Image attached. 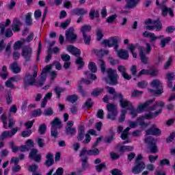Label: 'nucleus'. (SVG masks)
Returning <instances> with one entry per match:
<instances>
[{
	"mask_svg": "<svg viewBox=\"0 0 175 175\" xmlns=\"http://www.w3.org/2000/svg\"><path fill=\"white\" fill-rule=\"evenodd\" d=\"M150 38V43H154L155 40H158V39H161V38H163V36H155V33H150L149 37Z\"/></svg>",
	"mask_w": 175,
	"mask_h": 175,
	"instance_id": "40",
	"label": "nucleus"
},
{
	"mask_svg": "<svg viewBox=\"0 0 175 175\" xmlns=\"http://www.w3.org/2000/svg\"><path fill=\"white\" fill-rule=\"evenodd\" d=\"M85 136V128L84 127V126H81L78 131L77 140H79V142H81V140H83Z\"/></svg>",
	"mask_w": 175,
	"mask_h": 175,
	"instance_id": "26",
	"label": "nucleus"
},
{
	"mask_svg": "<svg viewBox=\"0 0 175 175\" xmlns=\"http://www.w3.org/2000/svg\"><path fill=\"white\" fill-rule=\"evenodd\" d=\"M51 128H57V129H61L62 128V122L58 118H55V119L51 122Z\"/></svg>",
	"mask_w": 175,
	"mask_h": 175,
	"instance_id": "25",
	"label": "nucleus"
},
{
	"mask_svg": "<svg viewBox=\"0 0 175 175\" xmlns=\"http://www.w3.org/2000/svg\"><path fill=\"white\" fill-rule=\"evenodd\" d=\"M144 142L146 144H148V146L157 143L152 137H147L144 139Z\"/></svg>",
	"mask_w": 175,
	"mask_h": 175,
	"instance_id": "49",
	"label": "nucleus"
},
{
	"mask_svg": "<svg viewBox=\"0 0 175 175\" xmlns=\"http://www.w3.org/2000/svg\"><path fill=\"white\" fill-rule=\"evenodd\" d=\"M67 51L72 53V55H75V57H80V54H81L80 49L76 48L73 45H68Z\"/></svg>",
	"mask_w": 175,
	"mask_h": 175,
	"instance_id": "19",
	"label": "nucleus"
},
{
	"mask_svg": "<svg viewBox=\"0 0 175 175\" xmlns=\"http://www.w3.org/2000/svg\"><path fill=\"white\" fill-rule=\"evenodd\" d=\"M143 95V91H139L137 90H134L131 92V98H139Z\"/></svg>",
	"mask_w": 175,
	"mask_h": 175,
	"instance_id": "44",
	"label": "nucleus"
},
{
	"mask_svg": "<svg viewBox=\"0 0 175 175\" xmlns=\"http://www.w3.org/2000/svg\"><path fill=\"white\" fill-rule=\"evenodd\" d=\"M88 155H98L99 154V149L95 148L93 150H87Z\"/></svg>",
	"mask_w": 175,
	"mask_h": 175,
	"instance_id": "58",
	"label": "nucleus"
},
{
	"mask_svg": "<svg viewBox=\"0 0 175 175\" xmlns=\"http://www.w3.org/2000/svg\"><path fill=\"white\" fill-rule=\"evenodd\" d=\"M148 149L150 150V152L152 154H157V152H158V146H157V142L150 145L148 146Z\"/></svg>",
	"mask_w": 175,
	"mask_h": 175,
	"instance_id": "42",
	"label": "nucleus"
},
{
	"mask_svg": "<svg viewBox=\"0 0 175 175\" xmlns=\"http://www.w3.org/2000/svg\"><path fill=\"white\" fill-rule=\"evenodd\" d=\"M116 98H120V105L123 109H126L127 110H132L133 109V105L131 101L124 98V96L121 94H116Z\"/></svg>",
	"mask_w": 175,
	"mask_h": 175,
	"instance_id": "10",
	"label": "nucleus"
},
{
	"mask_svg": "<svg viewBox=\"0 0 175 175\" xmlns=\"http://www.w3.org/2000/svg\"><path fill=\"white\" fill-rule=\"evenodd\" d=\"M148 74L150 76L155 77L158 76V70L155 68H150L148 70Z\"/></svg>",
	"mask_w": 175,
	"mask_h": 175,
	"instance_id": "59",
	"label": "nucleus"
},
{
	"mask_svg": "<svg viewBox=\"0 0 175 175\" xmlns=\"http://www.w3.org/2000/svg\"><path fill=\"white\" fill-rule=\"evenodd\" d=\"M46 129L47 126H46V124L43 123L42 124L40 125L38 129L40 135H44V133H46Z\"/></svg>",
	"mask_w": 175,
	"mask_h": 175,
	"instance_id": "51",
	"label": "nucleus"
},
{
	"mask_svg": "<svg viewBox=\"0 0 175 175\" xmlns=\"http://www.w3.org/2000/svg\"><path fill=\"white\" fill-rule=\"evenodd\" d=\"M1 120L3 124V128H5V129H8V118L5 114L1 116Z\"/></svg>",
	"mask_w": 175,
	"mask_h": 175,
	"instance_id": "56",
	"label": "nucleus"
},
{
	"mask_svg": "<svg viewBox=\"0 0 175 175\" xmlns=\"http://www.w3.org/2000/svg\"><path fill=\"white\" fill-rule=\"evenodd\" d=\"M157 111L154 114L152 113H149L144 116H140L137 119V124L139 125L141 128H147L148 125H150V122L147 123L144 122V120H152V118H155V117L158 116L159 114L162 113V107L159 106L157 109Z\"/></svg>",
	"mask_w": 175,
	"mask_h": 175,
	"instance_id": "3",
	"label": "nucleus"
},
{
	"mask_svg": "<svg viewBox=\"0 0 175 175\" xmlns=\"http://www.w3.org/2000/svg\"><path fill=\"white\" fill-rule=\"evenodd\" d=\"M90 135L96 136V131L94 129H90L88 133L85 134V139L83 141V144H88L91 142V136Z\"/></svg>",
	"mask_w": 175,
	"mask_h": 175,
	"instance_id": "21",
	"label": "nucleus"
},
{
	"mask_svg": "<svg viewBox=\"0 0 175 175\" xmlns=\"http://www.w3.org/2000/svg\"><path fill=\"white\" fill-rule=\"evenodd\" d=\"M6 102L8 105H11L12 102H13V96H12V92L10 91L7 92Z\"/></svg>",
	"mask_w": 175,
	"mask_h": 175,
	"instance_id": "53",
	"label": "nucleus"
},
{
	"mask_svg": "<svg viewBox=\"0 0 175 175\" xmlns=\"http://www.w3.org/2000/svg\"><path fill=\"white\" fill-rule=\"evenodd\" d=\"M58 129L57 128H53L51 127V135L53 137H54V139H57V137H58Z\"/></svg>",
	"mask_w": 175,
	"mask_h": 175,
	"instance_id": "57",
	"label": "nucleus"
},
{
	"mask_svg": "<svg viewBox=\"0 0 175 175\" xmlns=\"http://www.w3.org/2000/svg\"><path fill=\"white\" fill-rule=\"evenodd\" d=\"M98 65L100 67L102 73H105L106 72V63H105V61L102 59H98Z\"/></svg>",
	"mask_w": 175,
	"mask_h": 175,
	"instance_id": "39",
	"label": "nucleus"
},
{
	"mask_svg": "<svg viewBox=\"0 0 175 175\" xmlns=\"http://www.w3.org/2000/svg\"><path fill=\"white\" fill-rule=\"evenodd\" d=\"M126 9H133L137 6V4L139 2H140V0H126Z\"/></svg>",
	"mask_w": 175,
	"mask_h": 175,
	"instance_id": "22",
	"label": "nucleus"
},
{
	"mask_svg": "<svg viewBox=\"0 0 175 175\" xmlns=\"http://www.w3.org/2000/svg\"><path fill=\"white\" fill-rule=\"evenodd\" d=\"M43 114L46 117H50V116H53V114H54V111L53 110V108L49 107L45 109V110L43 112Z\"/></svg>",
	"mask_w": 175,
	"mask_h": 175,
	"instance_id": "48",
	"label": "nucleus"
},
{
	"mask_svg": "<svg viewBox=\"0 0 175 175\" xmlns=\"http://www.w3.org/2000/svg\"><path fill=\"white\" fill-rule=\"evenodd\" d=\"M88 11L84 8H76L72 10V14L76 16H84V14H87Z\"/></svg>",
	"mask_w": 175,
	"mask_h": 175,
	"instance_id": "28",
	"label": "nucleus"
},
{
	"mask_svg": "<svg viewBox=\"0 0 175 175\" xmlns=\"http://www.w3.org/2000/svg\"><path fill=\"white\" fill-rule=\"evenodd\" d=\"M102 92H103V89L98 88L93 90L92 95H93V96H99Z\"/></svg>",
	"mask_w": 175,
	"mask_h": 175,
	"instance_id": "52",
	"label": "nucleus"
},
{
	"mask_svg": "<svg viewBox=\"0 0 175 175\" xmlns=\"http://www.w3.org/2000/svg\"><path fill=\"white\" fill-rule=\"evenodd\" d=\"M77 99H79L77 96H76V94H73L68 96L66 100H68V102H70V103H75V102H77Z\"/></svg>",
	"mask_w": 175,
	"mask_h": 175,
	"instance_id": "46",
	"label": "nucleus"
},
{
	"mask_svg": "<svg viewBox=\"0 0 175 175\" xmlns=\"http://www.w3.org/2000/svg\"><path fill=\"white\" fill-rule=\"evenodd\" d=\"M116 18H117L116 14L111 15L107 18V23H108V24H113L116 21Z\"/></svg>",
	"mask_w": 175,
	"mask_h": 175,
	"instance_id": "61",
	"label": "nucleus"
},
{
	"mask_svg": "<svg viewBox=\"0 0 175 175\" xmlns=\"http://www.w3.org/2000/svg\"><path fill=\"white\" fill-rule=\"evenodd\" d=\"M53 163H54V155L49 152L46 155V166L50 167Z\"/></svg>",
	"mask_w": 175,
	"mask_h": 175,
	"instance_id": "31",
	"label": "nucleus"
},
{
	"mask_svg": "<svg viewBox=\"0 0 175 175\" xmlns=\"http://www.w3.org/2000/svg\"><path fill=\"white\" fill-rule=\"evenodd\" d=\"M66 39L68 40V42H70V43L76 42V39H77V35L75 34V28L70 27L66 31Z\"/></svg>",
	"mask_w": 175,
	"mask_h": 175,
	"instance_id": "13",
	"label": "nucleus"
},
{
	"mask_svg": "<svg viewBox=\"0 0 175 175\" xmlns=\"http://www.w3.org/2000/svg\"><path fill=\"white\" fill-rule=\"evenodd\" d=\"M92 53L94 54H96V55H98V57H102L103 55H107L109 54V51L107 50H98V49H93Z\"/></svg>",
	"mask_w": 175,
	"mask_h": 175,
	"instance_id": "32",
	"label": "nucleus"
},
{
	"mask_svg": "<svg viewBox=\"0 0 175 175\" xmlns=\"http://www.w3.org/2000/svg\"><path fill=\"white\" fill-rule=\"evenodd\" d=\"M112 175H122V172L118 169H113L111 171Z\"/></svg>",
	"mask_w": 175,
	"mask_h": 175,
	"instance_id": "64",
	"label": "nucleus"
},
{
	"mask_svg": "<svg viewBox=\"0 0 175 175\" xmlns=\"http://www.w3.org/2000/svg\"><path fill=\"white\" fill-rule=\"evenodd\" d=\"M51 69V65H48L43 68L38 81L36 83L39 68H38V66L36 65L30 66L24 78L25 87H29V85L42 87L46 82V79H47V73H49Z\"/></svg>",
	"mask_w": 175,
	"mask_h": 175,
	"instance_id": "1",
	"label": "nucleus"
},
{
	"mask_svg": "<svg viewBox=\"0 0 175 175\" xmlns=\"http://www.w3.org/2000/svg\"><path fill=\"white\" fill-rule=\"evenodd\" d=\"M154 100L155 99L153 98L146 101L144 104H139L137 110L132 109L131 114L133 118H135V117H137V111L138 113H142V111H144L145 109H148V111H154V110H157L159 106L160 107H163V106H165V104L162 101H159L156 103L153 106H150L151 103H152Z\"/></svg>",
	"mask_w": 175,
	"mask_h": 175,
	"instance_id": "2",
	"label": "nucleus"
},
{
	"mask_svg": "<svg viewBox=\"0 0 175 175\" xmlns=\"http://www.w3.org/2000/svg\"><path fill=\"white\" fill-rule=\"evenodd\" d=\"M73 125H75V122L70 120L67 122V124L65 127L66 129V134L68 136H75L77 133V130L75 127H73Z\"/></svg>",
	"mask_w": 175,
	"mask_h": 175,
	"instance_id": "12",
	"label": "nucleus"
},
{
	"mask_svg": "<svg viewBox=\"0 0 175 175\" xmlns=\"http://www.w3.org/2000/svg\"><path fill=\"white\" fill-rule=\"evenodd\" d=\"M120 152H125V151H133V146H122L120 148Z\"/></svg>",
	"mask_w": 175,
	"mask_h": 175,
	"instance_id": "45",
	"label": "nucleus"
},
{
	"mask_svg": "<svg viewBox=\"0 0 175 175\" xmlns=\"http://www.w3.org/2000/svg\"><path fill=\"white\" fill-rule=\"evenodd\" d=\"M23 25V23L17 18H14L12 21V29L14 32H20V27Z\"/></svg>",
	"mask_w": 175,
	"mask_h": 175,
	"instance_id": "20",
	"label": "nucleus"
},
{
	"mask_svg": "<svg viewBox=\"0 0 175 175\" xmlns=\"http://www.w3.org/2000/svg\"><path fill=\"white\" fill-rule=\"evenodd\" d=\"M128 49L131 51L133 58H137V54H136V53L135 52V50H136V46H135L133 44H130L128 46Z\"/></svg>",
	"mask_w": 175,
	"mask_h": 175,
	"instance_id": "43",
	"label": "nucleus"
},
{
	"mask_svg": "<svg viewBox=\"0 0 175 175\" xmlns=\"http://www.w3.org/2000/svg\"><path fill=\"white\" fill-rule=\"evenodd\" d=\"M29 158L33 159L35 162L39 163L42 160V154H38L37 149H33L30 151Z\"/></svg>",
	"mask_w": 175,
	"mask_h": 175,
	"instance_id": "17",
	"label": "nucleus"
},
{
	"mask_svg": "<svg viewBox=\"0 0 175 175\" xmlns=\"http://www.w3.org/2000/svg\"><path fill=\"white\" fill-rule=\"evenodd\" d=\"M18 129H20L18 127H15L11 131H5L0 135V140L2 142L5 140V139H10V137H13V136L17 133Z\"/></svg>",
	"mask_w": 175,
	"mask_h": 175,
	"instance_id": "11",
	"label": "nucleus"
},
{
	"mask_svg": "<svg viewBox=\"0 0 175 175\" xmlns=\"http://www.w3.org/2000/svg\"><path fill=\"white\" fill-rule=\"evenodd\" d=\"M161 41H160V46L161 49H165L166 47V44H169L170 42H172V38L170 37H166V38H160Z\"/></svg>",
	"mask_w": 175,
	"mask_h": 175,
	"instance_id": "29",
	"label": "nucleus"
},
{
	"mask_svg": "<svg viewBox=\"0 0 175 175\" xmlns=\"http://www.w3.org/2000/svg\"><path fill=\"white\" fill-rule=\"evenodd\" d=\"M89 16L91 20H94V17H96V18L99 17L100 16L99 10H97L96 12H95V10H91L90 12Z\"/></svg>",
	"mask_w": 175,
	"mask_h": 175,
	"instance_id": "41",
	"label": "nucleus"
},
{
	"mask_svg": "<svg viewBox=\"0 0 175 175\" xmlns=\"http://www.w3.org/2000/svg\"><path fill=\"white\" fill-rule=\"evenodd\" d=\"M10 19H7L5 23H2L0 24V33L1 35H3V33H5V28H6V27H9V25H10Z\"/></svg>",
	"mask_w": 175,
	"mask_h": 175,
	"instance_id": "33",
	"label": "nucleus"
},
{
	"mask_svg": "<svg viewBox=\"0 0 175 175\" xmlns=\"http://www.w3.org/2000/svg\"><path fill=\"white\" fill-rule=\"evenodd\" d=\"M161 10L162 14L163 16H164V17H166V16H167V13L171 17H174V13H173V11H172L171 8H169L165 5H163L161 6Z\"/></svg>",
	"mask_w": 175,
	"mask_h": 175,
	"instance_id": "24",
	"label": "nucleus"
},
{
	"mask_svg": "<svg viewBox=\"0 0 175 175\" xmlns=\"http://www.w3.org/2000/svg\"><path fill=\"white\" fill-rule=\"evenodd\" d=\"M118 57L121 58L122 59H128V58H129V53L124 49H120L118 51Z\"/></svg>",
	"mask_w": 175,
	"mask_h": 175,
	"instance_id": "27",
	"label": "nucleus"
},
{
	"mask_svg": "<svg viewBox=\"0 0 175 175\" xmlns=\"http://www.w3.org/2000/svg\"><path fill=\"white\" fill-rule=\"evenodd\" d=\"M145 168L146 164H144V162L140 161V163H135V166L133 167L132 173H133V174H139L142 173Z\"/></svg>",
	"mask_w": 175,
	"mask_h": 175,
	"instance_id": "16",
	"label": "nucleus"
},
{
	"mask_svg": "<svg viewBox=\"0 0 175 175\" xmlns=\"http://www.w3.org/2000/svg\"><path fill=\"white\" fill-rule=\"evenodd\" d=\"M54 91L57 95V98L59 99V98H61V93L65 92V88H62L59 86H55L54 88Z\"/></svg>",
	"mask_w": 175,
	"mask_h": 175,
	"instance_id": "34",
	"label": "nucleus"
},
{
	"mask_svg": "<svg viewBox=\"0 0 175 175\" xmlns=\"http://www.w3.org/2000/svg\"><path fill=\"white\" fill-rule=\"evenodd\" d=\"M107 110L109 112L107 115L108 120H112L114 121L117 118V114H118V110L117 105L113 103H108L107 105Z\"/></svg>",
	"mask_w": 175,
	"mask_h": 175,
	"instance_id": "7",
	"label": "nucleus"
},
{
	"mask_svg": "<svg viewBox=\"0 0 175 175\" xmlns=\"http://www.w3.org/2000/svg\"><path fill=\"white\" fill-rule=\"evenodd\" d=\"M88 159L87 157H85L82 160V168L77 172V174L80 175L81 174V173H83V172H85L87 169H90V164H88V163L87 162Z\"/></svg>",
	"mask_w": 175,
	"mask_h": 175,
	"instance_id": "23",
	"label": "nucleus"
},
{
	"mask_svg": "<svg viewBox=\"0 0 175 175\" xmlns=\"http://www.w3.org/2000/svg\"><path fill=\"white\" fill-rule=\"evenodd\" d=\"M5 85L7 88H10V90H16V86H14L13 81L10 78L5 82Z\"/></svg>",
	"mask_w": 175,
	"mask_h": 175,
	"instance_id": "37",
	"label": "nucleus"
},
{
	"mask_svg": "<svg viewBox=\"0 0 175 175\" xmlns=\"http://www.w3.org/2000/svg\"><path fill=\"white\" fill-rule=\"evenodd\" d=\"M121 39L118 36H113L109 38L108 40H104L103 41V44L107 46L108 47H115V49L117 50L118 49V42H120Z\"/></svg>",
	"mask_w": 175,
	"mask_h": 175,
	"instance_id": "9",
	"label": "nucleus"
},
{
	"mask_svg": "<svg viewBox=\"0 0 175 175\" xmlns=\"http://www.w3.org/2000/svg\"><path fill=\"white\" fill-rule=\"evenodd\" d=\"M84 75H85L87 79H90V80H96V75L90 72V71H85Z\"/></svg>",
	"mask_w": 175,
	"mask_h": 175,
	"instance_id": "47",
	"label": "nucleus"
},
{
	"mask_svg": "<svg viewBox=\"0 0 175 175\" xmlns=\"http://www.w3.org/2000/svg\"><path fill=\"white\" fill-rule=\"evenodd\" d=\"M10 69L12 70L13 73H15V75L21 72V68L18 66L17 62H15L10 65Z\"/></svg>",
	"mask_w": 175,
	"mask_h": 175,
	"instance_id": "30",
	"label": "nucleus"
},
{
	"mask_svg": "<svg viewBox=\"0 0 175 175\" xmlns=\"http://www.w3.org/2000/svg\"><path fill=\"white\" fill-rule=\"evenodd\" d=\"M166 79L167 80V85L169 88L173 89V81L175 80L174 72H167L166 74Z\"/></svg>",
	"mask_w": 175,
	"mask_h": 175,
	"instance_id": "18",
	"label": "nucleus"
},
{
	"mask_svg": "<svg viewBox=\"0 0 175 175\" xmlns=\"http://www.w3.org/2000/svg\"><path fill=\"white\" fill-rule=\"evenodd\" d=\"M31 134H32V131L27 129L22 132L21 136L22 137H29V136H31Z\"/></svg>",
	"mask_w": 175,
	"mask_h": 175,
	"instance_id": "62",
	"label": "nucleus"
},
{
	"mask_svg": "<svg viewBox=\"0 0 175 175\" xmlns=\"http://www.w3.org/2000/svg\"><path fill=\"white\" fill-rule=\"evenodd\" d=\"M145 25H146V29L148 31H154V29H156V31L159 32V31L162 29V23L159 19H157V21L148 19L145 21Z\"/></svg>",
	"mask_w": 175,
	"mask_h": 175,
	"instance_id": "6",
	"label": "nucleus"
},
{
	"mask_svg": "<svg viewBox=\"0 0 175 175\" xmlns=\"http://www.w3.org/2000/svg\"><path fill=\"white\" fill-rule=\"evenodd\" d=\"M88 68L92 73H96L98 71V67L94 62H90L88 64Z\"/></svg>",
	"mask_w": 175,
	"mask_h": 175,
	"instance_id": "38",
	"label": "nucleus"
},
{
	"mask_svg": "<svg viewBox=\"0 0 175 175\" xmlns=\"http://www.w3.org/2000/svg\"><path fill=\"white\" fill-rule=\"evenodd\" d=\"M162 131L157 127L155 124L152 125L150 129H148L146 131V135H152V136H161Z\"/></svg>",
	"mask_w": 175,
	"mask_h": 175,
	"instance_id": "15",
	"label": "nucleus"
},
{
	"mask_svg": "<svg viewBox=\"0 0 175 175\" xmlns=\"http://www.w3.org/2000/svg\"><path fill=\"white\" fill-rule=\"evenodd\" d=\"M126 109H123L121 111V115L119 118V122H124L125 121V115L126 114Z\"/></svg>",
	"mask_w": 175,
	"mask_h": 175,
	"instance_id": "60",
	"label": "nucleus"
},
{
	"mask_svg": "<svg viewBox=\"0 0 175 175\" xmlns=\"http://www.w3.org/2000/svg\"><path fill=\"white\" fill-rule=\"evenodd\" d=\"M75 64H77V65H79L78 66V70H81V69H83L85 64L84 61L83 60V57L79 56L78 58L76 59Z\"/></svg>",
	"mask_w": 175,
	"mask_h": 175,
	"instance_id": "36",
	"label": "nucleus"
},
{
	"mask_svg": "<svg viewBox=\"0 0 175 175\" xmlns=\"http://www.w3.org/2000/svg\"><path fill=\"white\" fill-rule=\"evenodd\" d=\"M72 19L68 18L64 22L62 23L60 25V28H62L63 29H66L68 27H69V24H70V21Z\"/></svg>",
	"mask_w": 175,
	"mask_h": 175,
	"instance_id": "54",
	"label": "nucleus"
},
{
	"mask_svg": "<svg viewBox=\"0 0 175 175\" xmlns=\"http://www.w3.org/2000/svg\"><path fill=\"white\" fill-rule=\"evenodd\" d=\"M91 26L90 25H84L81 27V32H82V35H88L89 32H91Z\"/></svg>",
	"mask_w": 175,
	"mask_h": 175,
	"instance_id": "35",
	"label": "nucleus"
},
{
	"mask_svg": "<svg viewBox=\"0 0 175 175\" xmlns=\"http://www.w3.org/2000/svg\"><path fill=\"white\" fill-rule=\"evenodd\" d=\"M150 85L153 89H148V92L152 94V95H161L163 92L162 88V82L159 79H154L150 82Z\"/></svg>",
	"mask_w": 175,
	"mask_h": 175,
	"instance_id": "4",
	"label": "nucleus"
},
{
	"mask_svg": "<svg viewBox=\"0 0 175 175\" xmlns=\"http://www.w3.org/2000/svg\"><path fill=\"white\" fill-rule=\"evenodd\" d=\"M83 39L84 41L85 44L89 46L91 43V36L90 34H85L83 35Z\"/></svg>",
	"mask_w": 175,
	"mask_h": 175,
	"instance_id": "50",
	"label": "nucleus"
},
{
	"mask_svg": "<svg viewBox=\"0 0 175 175\" xmlns=\"http://www.w3.org/2000/svg\"><path fill=\"white\" fill-rule=\"evenodd\" d=\"M146 48L144 46H140L139 48V57L142 64L147 65L148 64V57L146 56V54H150L151 50H152V46L149 43H146Z\"/></svg>",
	"mask_w": 175,
	"mask_h": 175,
	"instance_id": "5",
	"label": "nucleus"
},
{
	"mask_svg": "<svg viewBox=\"0 0 175 175\" xmlns=\"http://www.w3.org/2000/svg\"><path fill=\"white\" fill-rule=\"evenodd\" d=\"M107 73L108 78L109 79L111 84H112V85H116V84H118V80L120 76H118V74H117V70L108 68L107 70Z\"/></svg>",
	"mask_w": 175,
	"mask_h": 175,
	"instance_id": "8",
	"label": "nucleus"
},
{
	"mask_svg": "<svg viewBox=\"0 0 175 175\" xmlns=\"http://www.w3.org/2000/svg\"><path fill=\"white\" fill-rule=\"evenodd\" d=\"M129 131H131V128L129 127H127L126 129L124 130L123 133L121 135L122 140H125L126 137H128V135H129L128 132H129Z\"/></svg>",
	"mask_w": 175,
	"mask_h": 175,
	"instance_id": "55",
	"label": "nucleus"
},
{
	"mask_svg": "<svg viewBox=\"0 0 175 175\" xmlns=\"http://www.w3.org/2000/svg\"><path fill=\"white\" fill-rule=\"evenodd\" d=\"M26 24L27 25H31L32 24V18L31 13H29L26 16Z\"/></svg>",
	"mask_w": 175,
	"mask_h": 175,
	"instance_id": "63",
	"label": "nucleus"
},
{
	"mask_svg": "<svg viewBox=\"0 0 175 175\" xmlns=\"http://www.w3.org/2000/svg\"><path fill=\"white\" fill-rule=\"evenodd\" d=\"M22 57L25 58L26 62H29L32 57V49L29 46H24L22 50Z\"/></svg>",
	"mask_w": 175,
	"mask_h": 175,
	"instance_id": "14",
	"label": "nucleus"
}]
</instances>
